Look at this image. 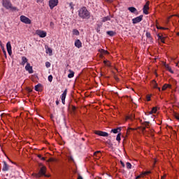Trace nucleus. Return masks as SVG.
Here are the masks:
<instances>
[{"label":"nucleus","instance_id":"1","mask_svg":"<svg viewBox=\"0 0 179 179\" xmlns=\"http://www.w3.org/2000/svg\"><path fill=\"white\" fill-rule=\"evenodd\" d=\"M78 16L81 17V19H90V12L87 10L86 7H82L78 10Z\"/></svg>","mask_w":179,"mask_h":179},{"label":"nucleus","instance_id":"2","mask_svg":"<svg viewBox=\"0 0 179 179\" xmlns=\"http://www.w3.org/2000/svg\"><path fill=\"white\" fill-rule=\"evenodd\" d=\"M3 6L6 8V9H11V10H16L17 9V8L12 6L10 0H3Z\"/></svg>","mask_w":179,"mask_h":179},{"label":"nucleus","instance_id":"3","mask_svg":"<svg viewBox=\"0 0 179 179\" xmlns=\"http://www.w3.org/2000/svg\"><path fill=\"white\" fill-rule=\"evenodd\" d=\"M45 170H47L45 166H42L39 171V173L36 175V177L37 178H40V177L43 176H45V177H47V175H45Z\"/></svg>","mask_w":179,"mask_h":179},{"label":"nucleus","instance_id":"4","mask_svg":"<svg viewBox=\"0 0 179 179\" xmlns=\"http://www.w3.org/2000/svg\"><path fill=\"white\" fill-rule=\"evenodd\" d=\"M20 20L22 23H25V24H31V20L24 15L20 16Z\"/></svg>","mask_w":179,"mask_h":179},{"label":"nucleus","instance_id":"5","mask_svg":"<svg viewBox=\"0 0 179 179\" xmlns=\"http://www.w3.org/2000/svg\"><path fill=\"white\" fill-rule=\"evenodd\" d=\"M150 2L147 1L145 3V4L144 5L143 8V12L144 13V15H149V5H150Z\"/></svg>","mask_w":179,"mask_h":179},{"label":"nucleus","instance_id":"6","mask_svg":"<svg viewBox=\"0 0 179 179\" xmlns=\"http://www.w3.org/2000/svg\"><path fill=\"white\" fill-rule=\"evenodd\" d=\"M58 5V0H50L49 1V6L50 9H54L55 6Z\"/></svg>","mask_w":179,"mask_h":179},{"label":"nucleus","instance_id":"7","mask_svg":"<svg viewBox=\"0 0 179 179\" xmlns=\"http://www.w3.org/2000/svg\"><path fill=\"white\" fill-rule=\"evenodd\" d=\"M143 19V15H140L138 17L133 18L132 19L133 24H136L137 23H140V22H142Z\"/></svg>","mask_w":179,"mask_h":179},{"label":"nucleus","instance_id":"8","mask_svg":"<svg viewBox=\"0 0 179 179\" xmlns=\"http://www.w3.org/2000/svg\"><path fill=\"white\" fill-rule=\"evenodd\" d=\"M36 34L39 36L41 38H44V37H47V32L41 30H37Z\"/></svg>","mask_w":179,"mask_h":179},{"label":"nucleus","instance_id":"9","mask_svg":"<svg viewBox=\"0 0 179 179\" xmlns=\"http://www.w3.org/2000/svg\"><path fill=\"white\" fill-rule=\"evenodd\" d=\"M94 134H95V135H99V136H104V137L108 136V133H107L106 131H95Z\"/></svg>","mask_w":179,"mask_h":179},{"label":"nucleus","instance_id":"10","mask_svg":"<svg viewBox=\"0 0 179 179\" xmlns=\"http://www.w3.org/2000/svg\"><path fill=\"white\" fill-rule=\"evenodd\" d=\"M68 93V90L66 89L64 92L62 93V94L61 95V99H62V104H65V99H66V94Z\"/></svg>","mask_w":179,"mask_h":179},{"label":"nucleus","instance_id":"11","mask_svg":"<svg viewBox=\"0 0 179 179\" xmlns=\"http://www.w3.org/2000/svg\"><path fill=\"white\" fill-rule=\"evenodd\" d=\"M6 48H7V52H8V55H12V45H10V41H8L6 43Z\"/></svg>","mask_w":179,"mask_h":179},{"label":"nucleus","instance_id":"12","mask_svg":"<svg viewBox=\"0 0 179 179\" xmlns=\"http://www.w3.org/2000/svg\"><path fill=\"white\" fill-rule=\"evenodd\" d=\"M25 70L29 72V73H33V66H30V63H27V65L25 66Z\"/></svg>","mask_w":179,"mask_h":179},{"label":"nucleus","instance_id":"13","mask_svg":"<svg viewBox=\"0 0 179 179\" xmlns=\"http://www.w3.org/2000/svg\"><path fill=\"white\" fill-rule=\"evenodd\" d=\"M128 10H129L131 13H134V15H139L138 10L135 7H129Z\"/></svg>","mask_w":179,"mask_h":179},{"label":"nucleus","instance_id":"14","mask_svg":"<svg viewBox=\"0 0 179 179\" xmlns=\"http://www.w3.org/2000/svg\"><path fill=\"white\" fill-rule=\"evenodd\" d=\"M3 168H2V171H9V165L8 164V163H6V162H3Z\"/></svg>","mask_w":179,"mask_h":179},{"label":"nucleus","instance_id":"15","mask_svg":"<svg viewBox=\"0 0 179 179\" xmlns=\"http://www.w3.org/2000/svg\"><path fill=\"white\" fill-rule=\"evenodd\" d=\"M74 45L77 48H82V42L80 41V40L77 39L75 41Z\"/></svg>","mask_w":179,"mask_h":179},{"label":"nucleus","instance_id":"16","mask_svg":"<svg viewBox=\"0 0 179 179\" xmlns=\"http://www.w3.org/2000/svg\"><path fill=\"white\" fill-rule=\"evenodd\" d=\"M29 61V59H27V57L23 56L22 57V62L20 63V65H22L23 66H24V65L26 64H27V62Z\"/></svg>","mask_w":179,"mask_h":179},{"label":"nucleus","instance_id":"17","mask_svg":"<svg viewBox=\"0 0 179 179\" xmlns=\"http://www.w3.org/2000/svg\"><path fill=\"white\" fill-rule=\"evenodd\" d=\"M145 36L150 43H153V38H152V34H150V32H146Z\"/></svg>","mask_w":179,"mask_h":179},{"label":"nucleus","instance_id":"18","mask_svg":"<svg viewBox=\"0 0 179 179\" xmlns=\"http://www.w3.org/2000/svg\"><path fill=\"white\" fill-rule=\"evenodd\" d=\"M110 132H113V134H118V132H121V127L113 129L110 131Z\"/></svg>","mask_w":179,"mask_h":179},{"label":"nucleus","instance_id":"19","mask_svg":"<svg viewBox=\"0 0 179 179\" xmlns=\"http://www.w3.org/2000/svg\"><path fill=\"white\" fill-rule=\"evenodd\" d=\"M69 72H70V73L68 75V78H69V79H72V78L75 76V72L72 70H69Z\"/></svg>","mask_w":179,"mask_h":179},{"label":"nucleus","instance_id":"20","mask_svg":"<svg viewBox=\"0 0 179 179\" xmlns=\"http://www.w3.org/2000/svg\"><path fill=\"white\" fill-rule=\"evenodd\" d=\"M46 54H49L50 56L52 55V50L48 47H45Z\"/></svg>","mask_w":179,"mask_h":179},{"label":"nucleus","instance_id":"21","mask_svg":"<svg viewBox=\"0 0 179 179\" xmlns=\"http://www.w3.org/2000/svg\"><path fill=\"white\" fill-rule=\"evenodd\" d=\"M157 113V108L153 107L152 110L149 112L150 114H156Z\"/></svg>","mask_w":179,"mask_h":179},{"label":"nucleus","instance_id":"22","mask_svg":"<svg viewBox=\"0 0 179 179\" xmlns=\"http://www.w3.org/2000/svg\"><path fill=\"white\" fill-rule=\"evenodd\" d=\"M110 16H106L102 18V22L104 23L106 22H108V20H110Z\"/></svg>","mask_w":179,"mask_h":179},{"label":"nucleus","instance_id":"23","mask_svg":"<svg viewBox=\"0 0 179 179\" xmlns=\"http://www.w3.org/2000/svg\"><path fill=\"white\" fill-rule=\"evenodd\" d=\"M73 34H74V36H79L80 33L79 32V30L74 29L73 30Z\"/></svg>","mask_w":179,"mask_h":179},{"label":"nucleus","instance_id":"24","mask_svg":"<svg viewBox=\"0 0 179 179\" xmlns=\"http://www.w3.org/2000/svg\"><path fill=\"white\" fill-rule=\"evenodd\" d=\"M165 68H166V69H167V71H169V72H170L171 73H174V71L171 69V67H169V65H165Z\"/></svg>","mask_w":179,"mask_h":179},{"label":"nucleus","instance_id":"25","mask_svg":"<svg viewBox=\"0 0 179 179\" xmlns=\"http://www.w3.org/2000/svg\"><path fill=\"white\" fill-rule=\"evenodd\" d=\"M106 34L108 36H110V37H113L115 34V32H114L113 31H108Z\"/></svg>","mask_w":179,"mask_h":179},{"label":"nucleus","instance_id":"26","mask_svg":"<svg viewBox=\"0 0 179 179\" xmlns=\"http://www.w3.org/2000/svg\"><path fill=\"white\" fill-rule=\"evenodd\" d=\"M126 120H135V115H131L126 117Z\"/></svg>","mask_w":179,"mask_h":179},{"label":"nucleus","instance_id":"27","mask_svg":"<svg viewBox=\"0 0 179 179\" xmlns=\"http://www.w3.org/2000/svg\"><path fill=\"white\" fill-rule=\"evenodd\" d=\"M116 141L120 143L121 142V133H119L116 136Z\"/></svg>","mask_w":179,"mask_h":179},{"label":"nucleus","instance_id":"28","mask_svg":"<svg viewBox=\"0 0 179 179\" xmlns=\"http://www.w3.org/2000/svg\"><path fill=\"white\" fill-rule=\"evenodd\" d=\"M154 82V85H153V87L154 89H158V90L160 92V87H157V83H156V81H153Z\"/></svg>","mask_w":179,"mask_h":179},{"label":"nucleus","instance_id":"29","mask_svg":"<svg viewBox=\"0 0 179 179\" xmlns=\"http://www.w3.org/2000/svg\"><path fill=\"white\" fill-rule=\"evenodd\" d=\"M39 87H41V84H38L35 86V90L36 92H40Z\"/></svg>","mask_w":179,"mask_h":179},{"label":"nucleus","instance_id":"30","mask_svg":"<svg viewBox=\"0 0 179 179\" xmlns=\"http://www.w3.org/2000/svg\"><path fill=\"white\" fill-rule=\"evenodd\" d=\"M126 166H127V169H132V164H131V163L129 162H127Z\"/></svg>","mask_w":179,"mask_h":179},{"label":"nucleus","instance_id":"31","mask_svg":"<svg viewBox=\"0 0 179 179\" xmlns=\"http://www.w3.org/2000/svg\"><path fill=\"white\" fill-rule=\"evenodd\" d=\"M168 87H170V85L165 84L163 87H162V90L164 91L166 90V89H167Z\"/></svg>","mask_w":179,"mask_h":179},{"label":"nucleus","instance_id":"32","mask_svg":"<svg viewBox=\"0 0 179 179\" xmlns=\"http://www.w3.org/2000/svg\"><path fill=\"white\" fill-rule=\"evenodd\" d=\"M157 29L159 30H167V28H164L163 27H159V26H157Z\"/></svg>","mask_w":179,"mask_h":179},{"label":"nucleus","instance_id":"33","mask_svg":"<svg viewBox=\"0 0 179 179\" xmlns=\"http://www.w3.org/2000/svg\"><path fill=\"white\" fill-rule=\"evenodd\" d=\"M45 66L46 68H50L51 66V63H50L49 62H46Z\"/></svg>","mask_w":179,"mask_h":179},{"label":"nucleus","instance_id":"34","mask_svg":"<svg viewBox=\"0 0 179 179\" xmlns=\"http://www.w3.org/2000/svg\"><path fill=\"white\" fill-rule=\"evenodd\" d=\"M73 6H75L73 5V2L69 3V7L71 8V9H72V10H73Z\"/></svg>","mask_w":179,"mask_h":179},{"label":"nucleus","instance_id":"35","mask_svg":"<svg viewBox=\"0 0 179 179\" xmlns=\"http://www.w3.org/2000/svg\"><path fill=\"white\" fill-rule=\"evenodd\" d=\"M174 117L176 118V120H177L178 121H179V115L178 113H176L174 115Z\"/></svg>","mask_w":179,"mask_h":179},{"label":"nucleus","instance_id":"36","mask_svg":"<svg viewBox=\"0 0 179 179\" xmlns=\"http://www.w3.org/2000/svg\"><path fill=\"white\" fill-rule=\"evenodd\" d=\"M150 171H145L143 173V176H148V174H150Z\"/></svg>","mask_w":179,"mask_h":179},{"label":"nucleus","instance_id":"37","mask_svg":"<svg viewBox=\"0 0 179 179\" xmlns=\"http://www.w3.org/2000/svg\"><path fill=\"white\" fill-rule=\"evenodd\" d=\"M1 50H2V51H3V52L4 55H5V57H6V50H5V48H4V47H2Z\"/></svg>","mask_w":179,"mask_h":179},{"label":"nucleus","instance_id":"38","mask_svg":"<svg viewBox=\"0 0 179 179\" xmlns=\"http://www.w3.org/2000/svg\"><path fill=\"white\" fill-rule=\"evenodd\" d=\"M48 80H49L50 82H52V75H50V76H48Z\"/></svg>","mask_w":179,"mask_h":179},{"label":"nucleus","instance_id":"39","mask_svg":"<svg viewBox=\"0 0 179 179\" xmlns=\"http://www.w3.org/2000/svg\"><path fill=\"white\" fill-rule=\"evenodd\" d=\"M50 27H52V29H54V22H50Z\"/></svg>","mask_w":179,"mask_h":179},{"label":"nucleus","instance_id":"40","mask_svg":"<svg viewBox=\"0 0 179 179\" xmlns=\"http://www.w3.org/2000/svg\"><path fill=\"white\" fill-rule=\"evenodd\" d=\"M106 66H111V63L109 62H108L106 64Z\"/></svg>","mask_w":179,"mask_h":179},{"label":"nucleus","instance_id":"41","mask_svg":"<svg viewBox=\"0 0 179 179\" xmlns=\"http://www.w3.org/2000/svg\"><path fill=\"white\" fill-rule=\"evenodd\" d=\"M146 99L147 101H150V95H147Z\"/></svg>","mask_w":179,"mask_h":179},{"label":"nucleus","instance_id":"42","mask_svg":"<svg viewBox=\"0 0 179 179\" xmlns=\"http://www.w3.org/2000/svg\"><path fill=\"white\" fill-rule=\"evenodd\" d=\"M102 52H103V54H108V51L104 50H102Z\"/></svg>","mask_w":179,"mask_h":179},{"label":"nucleus","instance_id":"43","mask_svg":"<svg viewBox=\"0 0 179 179\" xmlns=\"http://www.w3.org/2000/svg\"><path fill=\"white\" fill-rule=\"evenodd\" d=\"M120 164L122 166V167H125V164L122 161L120 162Z\"/></svg>","mask_w":179,"mask_h":179},{"label":"nucleus","instance_id":"44","mask_svg":"<svg viewBox=\"0 0 179 179\" xmlns=\"http://www.w3.org/2000/svg\"><path fill=\"white\" fill-rule=\"evenodd\" d=\"M141 177H143V174L138 176L136 179L141 178Z\"/></svg>","mask_w":179,"mask_h":179},{"label":"nucleus","instance_id":"45","mask_svg":"<svg viewBox=\"0 0 179 179\" xmlns=\"http://www.w3.org/2000/svg\"><path fill=\"white\" fill-rule=\"evenodd\" d=\"M157 37L159 40H161L163 38V36H160L159 34L157 35Z\"/></svg>","mask_w":179,"mask_h":179},{"label":"nucleus","instance_id":"46","mask_svg":"<svg viewBox=\"0 0 179 179\" xmlns=\"http://www.w3.org/2000/svg\"><path fill=\"white\" fill-rule=\"evenodd\" d=\"M0 47L2 48L3 47V45L2 44V41H0Z\"/></svg>","mask_w":179,"mask_h":179},{"label":"nucleus","instance_id":"47","mask_svg":"<svg viewBox=\"0 0 179 179\" xmlns=\"http://www.w3.org/2000/svg\"><path fill=\"white\" fill-rule=\"evenodd\" d=\"M48 162H54V159L53 158H50Z\"/></svg>","mask_w":179,"mask_h":179},{"label":"nucleus","instance_id":"48","mask_svg":"<svg viewBox=\"0 0 179 179\" xmlns=\"http://www.w3.org/2000/svg\"><path fill=\"white\" fill-rule=\"evenodd\" d=\"M160 40H161V41H162V43H164V37H162Z\"/></svg>","mask_w":179,"mask_h":179},{"label":"nucleus","instance_id":"49","mask_svg":"<svg viewBox=\"0 0 179 179\" xmlns=\"http://www.w3.org/2000/svg\"><path fill=\"white\" fill-rule=\"evenodd\" d=\"M109 61H108V60H105V61H103V64H105V65L107 64V62H108Z\"/></svg>","mask_w":179,"mask_h":179},{"label":"nucleus","instance_id":"50","mask_svg":"<svg viewBox=\"0 0 179 179\" xmlns=\"http://www.w3.org/2000/svg\"><path fill=\"white\" fill-rule=\"evenodd\" d=\"M97 153H100V151H96L94 153V155H97Z\"/></svg>","mask_w":179,"mask_h":179},{"label":"nucleus","instance_id":"51","mask_svg":"<svg viewBox=\"0 0 179 179\" xmlns=\"http://www.w3.org/2000/svg\"><path fill=\"white\" fill-rule=\"evenodd\" d=\"M56 104H57V106H58V104H59V101L57 100L56 101Z\"/></svg>","mask_w":179,"mask_h":179},{"label":"nucleus","instance_id":"52","mask_svg":"<svg viewBox=\"0 0 179 179\" xmlns=\"http://www.w3.org/2000/svg\"><path fill=\"white\" fill-rule=\"evenodd\" d=\"M37 157H38V159H41V155H38Z\"/></svg>","mask_w":179,"mask_h":179},{"label":"nucleus","instance_id":"53","mask_svg":"<svg viewBox=\"0 0 179 179\" xmlns=\"http://www.w3.org/2000/svg\"><path fill=\"white\" fill-rule=\"evenodd\" d=\"M41 160H45V157H42L41 158Z\"/></svg>","mask_w":179,"mask_h":179},{"label":"nucleus","instance_id":"54","mask_svg":"<svg viewBox=\"0 0 179 179\" xmlns=\"http://www.w3.org/2000/svg\"><path fill=\"white\" fill-rule=\"evenodd\" d=\"M99 58H101V59H103V55H99Z\"/></svg>","mask_w":179,"mask_h":179},{"label":"nucleus","instance_id":"55","mask_svg":"<svg viewBox=\"0 0 179 179\" xmlns=\"http://www.w3.org/2000/svg\"><path fill=\"white\" fill-rule=\"evenodd\" d=\"M75 110H76V106H73V110L75 111Z\"/></svg>","mask_w":179,"mask_h":179},{"label":"nucleus","instance_id":"56","mask_svg":"<svg viewBox=\"0 0 179 179\" xmlns=\"http://www.w3.org/2000/svg\"><path fill=\"white\" fill-rule=\"evenodd\" d=\"M78 179H83V178L82 176H79Z\"/></svg>","mask_w":179,"mask_h":179},{"label":"nucleus","instance_id":"57","mask_svg":"<svg viewBox=\"0 0 179 179\" xmlns=\"http://www.w3.org/2000/svg\"><path fill=\"white\" fill-rule=\"evenodd\" d=\"M132 129H132V128H129V131H132Z\"/></svg>","mask_w":179,"mask_h":179},{"label":"nucleus","instance_id":"58","mask_svg":"<svg viewBox=\"0 0 179 179\" xmlns=\"http://www.w3.org/2000/svg\"><path fill=\"white\" fill-rule=\"evenodd\" d=\"M146 129V127L143 128V131H145Z\"/></svg>","mask_w":179,"mask_h":179},{"label":"nucleus","instance_id":"59","mask_svg":"<svg viewBox=\"0 0 179 179\" xmlns=\"http://www.w3.org/2000/svg\"><path fill=\"white\" fill-rule=\"evenodd\" d=\"M162 179H164V176H162Z\"/></svg>","mask_w":179,"mask_h":179},{"label":"nucleus","instance_id":"60","mask_svg":"<svg viewBox=\"0 0 179 179\" xmlns=\"http://www.w3.org/2000/svg\"><path fill=\"white\" fill-rule=\"evenodd\" d=\"M29 92H31V90L29 89Z\"/></svg>","mask_w":179,"mask_h":179},{"label":"nucleus","instance_id":"61","mask_svg":"<svg viewBox=\"0 0 179 179\" xmlns=\"http://www.w3.org/2000/svg\"><path fill=\"white\" fill-rule=\"evenodd\" d=\"M178 36H179V33H178Z\"/></svg>","mask_w":179,"mask_h":179},{"label":"nucleus","instance_id":"62","mask_svg":"<svg viewBox=\"0 0 179 179\" xmlns=\"http://www.w3.org/2000/svg\"><path fill=\"white\" fill-rule=\"evenodd\" d=\"M106 1H110V0H106Z\"/></svg>","mask_w":179,"mask_h":179}]
</instances>
